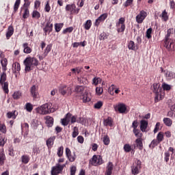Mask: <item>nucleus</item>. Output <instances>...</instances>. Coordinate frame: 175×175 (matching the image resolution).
<instances>
[{"label":"nucleus","instance_id":"f257e3e1","mask_svg":"<svg viewBox=\"0 0 175 175\" xmlns=\"http://www.w3.org/2000/svg\"><path fill=\"white\" fill-rule=\"evenodd\" d=\"M36 111L38 114L45 116L46 114H50V113L54 112V110H53V108L51 107V104L45 103L40 107H37Z\"/></svg>","mask_w":175,"mask_h":175},{"label":"nucleus","instance_id":"f03ea898","mask_svg":"<svg viewBox=\"0 0 175 175\" xmlns=\"http://www.w3.org/2000/svg\"><path fill=\"white\" fill-rule=\"evenodd\" d=\"M6 80H7L6 72H3L1 74L0 85H1L3 90L5 94H9V83H8Z\"/></svg>","mask_w":175,"mask_h":175},{"label":"nucleus","instance_id":"7ed1b4c3","mask_svg":"<svg viewBox=\"0 0 175 175\" xmlns=\"http://www.w3.org/2000/svg\"><path fill=\"white\" fill-rule=\"evenodd\" d=\"M72 85H70L68 87L66 86V85H62L59 88V92L62 95H67L70 96V95H72Z\"/></svg>","mask_w":175,"mask_h":175},{"label":"nucleus","instance_id":"20e7f679","mask_svg":"<svg viewBox=\"0 0 175 175\" xmlns=\"http://www.w3.org/2000/svg\"><path fill=\"white\" fill-rule=\"evenodd\" d=\"M103 163V159L100 155H94L92 158L90 160V164L92 166H99Z\"/></svg>","mask_w":175,"mask_h":175},{"label":"nucleus","instance_id":"39448f33","mask_svg":"<svg viewBox=\"0 0 175 175\" xmlns=\"http://www.w3.org/2000/svg\"><path fill=\"white\" fill-rule=\"evenodd\" d=\"M115 111H119V113L124 114L126 111V105L124 103H119L113 106Z\"/></svg>","mask_w":175,"mask_h":175},{"label":"nucleus","instance_id":"423d86ee","mask_svg":"<svg viewBox=\"0 0 175 175\" xmlns=\"http://www.w3.org/2000/svg\"><path fill=\"white\" fill-rule=\"evenodd\" d=\"M147 17V12L144 10L140 11L139 14L136 16V21L138 24H142L144 21V18Z\"/></svg>","mask_w":175,"mask_h":175},{"label":"nucleus","instance_id":"0eeeda50","mask_svg":"<svg viewBox=\"0 0 175 175\" xmlns=\"http://www.w3.org/2000/svg\"><path fill=\"white\" fill-rule=\"evenodd\" d=\"M20 70H21V66L18 62H15L12 64V72L15 75V77H17L20 75Z\"/></svg>","mask_w":175,"mask_h":175},{"label":"nucleus","instance_id":"6e6552de","mask_svg":"<svg viewBox=\"0 0 175 175\" xmlns=\"http://www.w3.org/2000/svg\"><path fill=\"white\" fill-rule=\"evenodd\" d=\"M62 172V167L59 166V163H57L55 166L52 167L51 171V175H59Z\"/></svg>","mask_w":175,"mask_h":175},{"label":"nucleus","instance_id":"1a4fd4ad","mask_svg":"<svg viewBox=\"0 0 175 175\" xmlns=\"http://www.w3.org/2000/svg\"><path fill=\"white\" fill-rule=\"evenodd\" d=\"M66 154L70 162H75V159H76V154L75 153L72 154V152L69 148H66Z\"/></svg>","mask_w":175,"mask_h":175},{"label":"nucleus","instance_id":"9d476101","mask_svg":"<svg viewBox=\"0 0 175 175\" xmlns=\"http://www.w3.org/2000/svg\"><path fill=\"white\" fill-rule=\"evenodd\" d=\"M23 63L25 66V72H31V70H33V66L31 64V62H29L27 58L24 60Z\"/></svg>","mask_w":175,"mask_h":175},{"label":"nucleus","instance_id":"9b49d317","mask_svg":"<svg viewBox=\"0 0 175 175\" xmlns=\"http://www.w3.org/2000/svg\"><path fill=\"white\" fill-rule=\"evenodd\" d=\"M163 73L167 80H172V79H175V73L173 71L164 70Z\"/></svg>","mask_w":175,"mask_h":175},{"label":"nucleus","instance_id":"f8f14e48","mask_svg":"<svg viewBox=\"0 0 175 175\" xmlns=\"http://www.w3.org/2000/svg\"><path fill=\"white\" fill-rule=\"evenodd\" d=\"M164 46L167 50H172V49H174V42L172 40H169V38L168 40L165 39Z\"/></svg>","mask_w":175,"mask_h":175},{"label":"nucleus","instance_id":"ddd939ff","mask_svg":"<svg viewBox=\"0 0 175 175\" xmlns=\"http://www.w3.org/2000/svg\"><path fill=\"white\" fill-rule=\"evenodd\" d=\"M30 92L31 94V96H33L34 99H36V98H38V95H39V93L38 92V86L33 85L30 89Z\"/></svg>","mask_w":175,"mask_h":175},{"label":"nucleus","instance_id":"4468645a","mask_svg":"<svg viewBox=\"0 0 175 175\" xmlns=\"http://www.w3.org/2000/svg\"><path fill=\"white\" fill-rule=\"evenodd\" d=\"M44 120H46V124L49 128H51L54 125V118L53 117L47 116L44 118Z\"/></svg>","mask_w":175,"mask_h":175},{"label":"nucleus","instance_id":"2eb2a0df","mask_svg":"<svg viewBox=\"0 0 175 175\" xmlns=\"http://www.w3.org/2000/svg\"><path fill=\"white\" fill-rule=\"evenodd\" d=\"M107 13H105L101 14L96 20L95 22L96 25H99L102 21H105L107 18Z\"/></svg>","mask_w":175,"mask_h":175},{"label":"nucleus","instance_id":"dca6fc26","mask_svg":"<svg viewBox=\"0 0 175 175\" xmlns=\"http://www.w3.org/2000/svg\"><path fill=\"white\" fill-rule=\"evenodd\" d=\"M113 167L114 165H113V163L109 162L108 164L107 165L105 175H111L113 173Z\"/></svg>","mask_w":175,"mask_h":175},{"label":"nucleus","instance_id":"f3484780","mask_svg":"<svg viewBox=\"0 0 175 175\" xmlns=\"http://www.w3.org/2000/svg\"><path fill=\"white\" fill-rule=\"evenodd\" d=\"M66 12H70L71 14L76 13V5L75 4H68L66 6Z\"/></svg>","mask_w":175,"mask_h":175},{"label":"nucleus","instance_id":"a211bd4d","mask_svg":"<svg viewBox=\"0 0 175 175\" xmlns=\"http://www.w3.org/2000/svg\"><path fill=\"white\" fill-rule=\"evenodd\" d=\"M43 29L45 35H47V33H50V32L53 31V24L50 22H48Z\"/></svg>","mask_w":175,"mask_h":175},{"label":"nucleus","instance_id":"6ab92c4d","mask_svg":"<svg viewBox=\"0 0 175 175\" xmlns=\"http://www.w3.org/2000/svg\"><path fill=\"white\" fill-rule=\"evenodd\" d=\"M147 126H148V121L145 120H142L140 121V129L142 132H146V129H147Z\"/></svg>","mask_w":175,"mask_h":175},{"label":"nucleus","instance_id":"aec40b11","mask_svg":"<svg viewBox=\"0 0 175 175\" xmlns=\"http://www.w3.org/2000/svg\"><path fill=\"white\" fill-rule=\"evenodd\" d=\"M5 159H6V156H5V152L3 148L0 150V166H3L5 164Z\"/></svg>","mask_w":175,"mask_h":175},{"label":"nucleus","instance_id":"412c9836","mask_svg":"<svg viewBox=\"0 0 175 175\" xmlns=\"http://www.w3.org/2000/svg\"><path fill=\"white\" fill-rule=\"evenodd\" d=\"M72 117V114L70 113H67L66 115V118H64V119H62V125H64V126H66L68 124H69V118H70Z\"/></svg>","mask_w":175,"mask_h":175},{"label":"nucleus","instance_id":"4be33fe9","mask_svg":"<svg viewBox=\"0 0 175 175\" xmlns=\"http://www.w3.org/2000/svg\"><path fill=\"white\" fill-rule=\"evenodd\" d=\"M55 140V136L51 137L46 140V146L49 148H51V147H53Z\"/></svg>","mask_w":175,"mask_h":175},{"label":"nucleus","instance_id":"5701e85b","mask_svg":"<svg viewBox=\"0 0 175 175\" xmlns=\"http://www.w3.org/2000/svg\"><path fill=\"white\" fill-rule=\"evenodd\" d=\"M103 124L105 126H113V120L109 117L107 119H104Z\"/></svg>","mask_w":175,"mask_h":175},{"label":"nucleus","instance_id":"b1692460","mask_svg":"<svg viewBox=\"0 0 175 175\" xmlns=\"http://www.w3.org/2000/svg\"><path fill=\"white\" fill-rule=\"evenodd\" d=\"M23 52L25 53V54H31V53H32V49L28 46V43H24L23 44Z\"/></svg>","mask_w":175,"mask_h":175},{"label":"nucleus","instance_id":"393cba45","mask_svg":"<svg viewBox=\"0 0 175 175\" xmlns=\"http://www.w3.org/2000/svg\"><path fill=\"white\" fill-rule=\"evenodd\" d=\"M14 32V29L13 28V27L10 26L5 34L7 39H10V37L12 36V35H13Z\"/></svg>","mask_w":175,"mask_h":175},{"label":"nucleus","instance_id":"a878e982","mask_svg":"<svg viewBox=\"0 0 175 175\" xmlns=\"http://www.w3.org/2000/svg\"><path fill=\"white\" fill-rule=\"evenodd\" d=\"M163 121L166 126H171L173 124V121L169 118H164Z\"/></svg>","mask_w":175,"mask_h":175},{"label":"nucleus","instance_id":"bb28decb","mask_svg":"<svg viewBox=\"0 0 175 175\" xmlns=\"http://www.w3.org/2000/svg\"><path fill=\"white\" fill-rule=\"evenodd\" d=\"M135 143L139 150H143V142L142 141V138L137 139Z\"/></svg>","mask_w":175,"mask_h":175},{"label":"nucleus","instance_id":"cd10ccee","mask_svg":"<svg viewBox=\"0 0 175 175\" xmlns=\"http://www.w3.org/2000/svg\"><path fill=\"white\" fill-rule=\"evenodd\" d=\"M51 47H53L51 44H48L46 46V49H44V52L42 55L43 57H47V55H49V53L51 51Z\"/></svg>","mask_w":175,"mask_h":175},{"label":"nucleus","instance_id":"c85d7f7f","mask_svg":"<svg viewBox=\"0 0 175 175\" xmlns=\"http://www.w3.org/2000/svg\"><path fill=\"white\" fill-rule=\"evenodd\" d=\"M133 132L135 136L136 137H139V139H142V137H143V133H140V130L137 129H133Z\"/></svg>","mask_w":175,"mask_h":175},{"label":"nucleus","instance_id":"c756f323","mask_svg":"<svg viewBox=\"0 0 175 175\" xmlns=\"http://www.w3.org/2000/svg\"><path fill=\"white\" fill-rule=\"evenodd\" d=\"M83 86L77 85L75 88V92H77V94H83Z\"/></svg>","mask_w":175,"mask_h":175},{"label":"nucleus","instance_id":"7c9ffc66","mask_svg":"<svg viewBox=\"0 0 175 175\" xmlns=\"http://www.w3.org/2000/svg\"><path fill=\"white\" fill-rule=\"evenodd\" d=\"M7 117L8 118H13V120H15L16 117H17V111H14L12 112H8L7 113Z\"/></svg>","mask_w":175,"mask_h":175},{"label":"nucleus","instance_id":"2f4dec72","mask_svg":"<svg viewBox=\"0 0 175 175\" xmlns=\"http://www.w3.org/2000/svg\"><path fill=\"white\" fill-rule=\"evenodd\" d=\"M128 49L129 50H133V51L136 50V46H135V42L132 40L129 41L128 44Z\"/></svg>","mask_w":175,"mask_h":175},{"label":"nucleus","instance_id":"473e14b6","mask_svg":"<svg viewBox=\"0 0 175 175\" xmlns=\"http://www.w3.org/2000/svg\"><path fill=\"white\" fill-rule=\"evenodd\" d=\"M152 87H153V92L154 94H159V91H161V89H159V84L154 83Z\"/></svg>","mask_w":175,"mask_h":175},{"label":"nucleus","instance_id":"72a5a7b5","mask_svg":"<svg viewBox=\"0 0 175 175\" xmlns=\"http://www.w3.org/2000/svg\"><path fill=\"white\" fill-rule=\"evenodd\" d=\"M91 100V94L87 93L83 95V101L85 103L87 102H90Z\"/></svg>","mask_w":175,"mask_h":175},{"label":"nucleus","instance_id":"f704fd0d","mask_svg":"<svg viewBox=\"0 0 175 175\" xmlns=\"http://www.w3.org/2000/svg\"><path fill=\"white\" fill-rule=\"evenodd\" d=\"M118 32H124L125 31V24H117Z\"/></svg>","mask_w":175,"mask_h":175},{"label":"nucleus","instance_id":"c9c22d12","mask_svg":"<svg viewBox=\"0 0 175 175\" xmlns=\"http://www.w3.org/2000/svg\"><path fill=\"white\" fill-rule=\"evenodd\" d=\"M64 27V23H56L55 24V29L56 32H59L62 27Z\"/></svg>","mask_w":175,"mask_h":175},{"label":"nucleus","instance_id":"e433bc0d","mask_svg":"<svg viewBox=\"0 0 175 175\" xmlns=\"http://www.w3.org/2000/svg\"><path fill=\"white\" fill-rule=\"evenodd\" d=\"M92 25V23L91 22V20H88L85 24H84V28L85 29H86L87 31H88V29H90V28H91V26Z\"/></svg>","mask_w":175,"mask_h":175},{"label":"nucleus","instance_id":"4c0bfd02","mask_svg":"<svg viewBox=\"0 0 175 175\" xmlns=\"http://www.w3.org/2000/svg\"><path fill=\"white\" fill-rule=\"evenodd\" d=\"M23 163L27 164L29 162V156L28 155H23L21 157Z\"/></svg>","mask_w":175,"mask_h":175},{"label":"nucleus","instance_id":"58836bf2","mask_svg":"<svg viewBox=\"0 0 175 175\" xmlns=\"http://www.w3.org/2000/svg\"><path fill=\"white\" fill-rule=\"evenodd\" d=\"M158 143H161L163 140V133L159 132L157 136Z\"/></svg>","mask_w":175,"mask_h":175},{"label":"nucleus","instance_id":"ea45409f","mask_svg":"<svg viewBox=\"0 0 175 175\" xmlns=\"http://www.w3.org/2000/svg\"><path fill=\"white\" fill-rule=\"evenodd\" d=\"M12 98L14 99H15V100L20 99V98H21V92H15L12 94Z\"/></svg>","mask_w":175,"mask_h":175},{"label":"nucleus","instance_id":"a19ab883","mask_svg":"<svg viewBox=\"0 0 175 175\" xmlns=\"http://www.w3.org/2000/svg\"><path fill=\"white\" fill-rule=\"evenodd\" d=\"M79 136V129L77 126H75L73 129V132L72 134V137H77Z\"/></svg>","mask_w":175,"mask_h":175},{"label":"nucleus","instance_id":"79ce46f5","mask_svg":"<svg viewBox=\"0 0 175 175\" xmlns=\"http://www.w3.org/2000/svg\"><path fill=\"white\" fill-rule=\"evenodd\" d=\"M57 157H62L64 155V146H60L59 148H57Z\"/></svg>","mask_w":175,"mask_h":175},{"label":"nucleus","instance_id":"37998d69","mask_svg":"<svg viewBox=\"0 0 175 175\" xmlns=\"http://www.w3.org/2000/svg\"><path fill=\"white\" fill-rule=\"evenodd\" d=\"M161 17L164 21H167L169 20V16H167V12L164 10L161 14Z\"/></svg>","mask_w":175,"mask_h":175},{"label":"nucleus","instance_id":"c03bdc74","mask_svg":"<svg viewBox=\"0 0 175 175\" xmlns=\"http://www.w3.org/2000/svg\"><path fill=\"white\" fill-rule=\"evenodd\" d=\"M33 18H40V13L36 10L33 11L32 12Z\"/></svg>","mask_w":175,"mask_h":175},{"label":"nucleus","instance_id":"a18cd8bd","mask_svg":"<svg viewBox=\"0 0 175 175\" xmlns=\"http://www.w3.org/2000/svg\"><path fill=\"white\" fill-rule=\"evenodd\" d=\"M96 94L98 96L102 95V94H103V88H100V87L96 88Z\"/></svg>","mask_w":175,"mask_h":175},{"label":"nucleus","instance_id":"49530a36","mask_svg":"<svg viewBox=\"0 0 175 175\" xmlns=\"http://www.w3.org/2000/svg\"><path fill=\"white\" fill-rule=\"evenodd\" d=\"M103 142L105 146H109V144H110V139L108 136H104Z\"/></svg>","mask_w":175,"mask_h":175},{"label":"nucleus","instance_id":"de8ad7c7","mask_svg":"<svg viewBox=\"0 0 175 175\" xmlns=\"http://www.w3.org/2000/svg\"><path fill=\"white\" fill-rule=\"evenodd\" d=\"M73 27H67L63 31V33H71V32H73Z\"/></svg>","mask_w":175,"mask_h":175},{"label":"nucleus","instance_id":"09e8293b","mask_svg":"<svg viewBox=\"0 0 175 175\" xmlns=\"http://www.w3.org/2000/svg\"><path fill=\"white\" fill-rule=\"evenodd\" d=\"M33 109V107H32V104L27 103L26 104L27 111H29V113H31V111H32Z\"/></svg>","mask_w":175,"mask_h":175},{"label":"nucleus","instance_id":"8fccbe9b","mask_svg":"<svg viewBox=\"0 0 175 175\" xmlns=\"http://www.w3.org/2000/svg\"><path fill=\"white\" fill-rule=\"evenodd\" d=\"M139 169H140V167L137 166L132 167L133 174H139Z\"/></svg>","mask_w":175,"mask_h":175},{"label":"nucleus","instance_id":"3c124183","mask_svg":"<svg viewBox=\"0 0 175 175\" xmlns=\"http://www.w3.org/2000/svg\"><path fill=\"white\" fill-rule=\"evenodd\" d=\"M124 150L125 152H130L131 150H132V148H131V145L126 144L124 146Z\"/></svg>","mask_w":175,"mask_h":175},{"label":"nucleus","instance_id":"603ef678","mask_svg":"<svg viewBox=\"0 0 175 175\" xmlns=\"http://www.w3.org/2000/svg\"><path fill=\"white\" fill-rule=\"evenodd\" d=\"M151 33H152V28L150 27L146 31V38L151 39Z\"/></svg>","mask_w":175,"mask_h":175},{"label":"nucleus","instance_id":"864d4df0","mask_svg":"<svg viewBox=\"0 0 175 175\" xmlns=\"http://www.w3.org/2000/svg\"><path fill=\"white\" fill-rule=\"evenodd\" d=\"M0 132L2 133H6V126L5 124H1L0 122Z\"/></svg>","mask_w":175,"mask_h":175},{"label":"nucleus","instance_id":"5fc2aeb1","mask_svg":"<svg viewBox=\"0 0 175 175\" xmlns=\"http://www.w3.org/2000/svg\"><path fill=\"white\" fill-rule=\"evenodd\" d=\"M29 16V10H28V8H25V12L23 15V18H28Z\"/></svg>","mask_w":175,"mask_h":175},{"label":"nucleus","instance_id":"6e6d98bb","mask_svg":"<svg viewBox=\"0 0 175 175\" xmlns=\"http://www.w3.org/2000/svg\"><path fill=\"white\" fill-rule=\"evenodd\" d=\"M20 2H21V0L16 1L14 5V12H17V10H18V7L20 6Z\"/></svg>","mask_w":175,"mask_h":175},{"label":"nucleus","instance_id":"4d7b16f0","mask_svg":"<svg viewBox=\"0 0 175 175\" xmlns=\"http://www.w3.org/2000/svg\"><path fill=\"white\" fill-rule=\"evenodd\" d=\"M102 79L100 78L94 77L93 79V84H94L95 85H98V84H99V83H100Z\"/></svg>","mask_w":175,"mask_h":175},{"label":"nucleus","instance_id":"13d9d810","mask_svg":"<svg viewBox=\"0 0 175 175\" xmlns=\"http://www.w3.org/2000/svg\"><path fill=\"white\" fill-rule=\"evenodd\" d=\"M169 158H170V153L169 152H165L164 153V161L165 162H169Z\"/></svg>","mask_w":175,"mask_h":175},{"label":"nucleus","instance_id":"bf43d9fd","mask_svg":"<svg viewBox=\"0 0 175 175\" xmlns=\"http://www.w3.org/2000/svg\"><path fill=\"white\" fill-rule=\"evenodd\" d=\"M103 106V103L102 101H98L94 104V109H100Z\"/></svg>","mask_w":175,"mask_h":175},{"label":"nucleus","instance_id":"052dcab7","mask_svg":"<svg viewBox=\"0 0 175 175\" xmlns=\"http://www.w3.org/2000/svg\"><path fill=\"white\" fill-rule=\"evenodd\" d=\"M5 144H6V139H5L3 137H0V146L3 147Z\"/></svg>","mask_w":175,"mask_h":175},{"label":"nucleus","instance_id":"680f3d73","mask_svg":"<svg viewBox=\"0 0 175 175\" xmlns=\"http://www.w3.org/2000/svg\"><path fill=\"white\" fill-rule=\"evenodd\" d=\"M163 88L165 91H170V89L172 88L170 85L167 83H163L162 85Z\"/></svg>","mask_w":175,"mask_h":175},{"label":"nucleus","instance_id":"e2e57ef3","mask_svg":"<svg viewBox=\"0 0 175 175\" xmlns=\"http://www.w3.org/2000/svg\"><path fill=\"white\" fill-rule=\"evenodd\" d=\"M44 10L47 13H49V12H50V10H51V7H50V3H49V1H47L46 4L45 5Z\"/></svg>","mask_w":175,"mask_h":175},{"label":"nucleus","instance_id":"0e129e2a","mask_svg":"<svg viewBox=\"0 0 175 175\" xmlns=\"http://www.w3.org/2000/svg\"><path fill=\"white\" fill-rule=\"evenodd\" d=\"M159 142H158V141H157V139H154L152 141L151 144L149 145V147H152L154 148V147H155V146H158V144Z\"/></svg>","mask_w":175,"mask_h":175},{"label":"nucleus","instance_id":"69168bd1","mask_svg":"<svg viewBox=\"0 0 175 175\" xmlns=\"http://www.w3.org/2000/svg\"><path fill=\"white\" fill-rule=\"evenodd\" d=\"M105 39H107V36L106 33H101L100 35V40H105Z\"/></svg>","mask_w":175,"mask_h":175},{"label":"nucleus","instance_id":"338daca9","mask_svg":"<svg viewBox=\"0 0 175 175\" xmlns=\"http://www.w3.org/2000/svg\"><path fill=\"white\" fill-rule=\"evenodd\" d=\"M76 166L73 165L70 167V175H75L76 174Z\"/></svg>","mask_w":175,"mask_h":175},{"label":"nucleus","instance_id":"774afa93","mask_svg":"<svg viewBox=\"0 0 175 175\" xmlns=\"http://www.w3.org/2000/svg\"><path fill=\"white\" fill-rule=\"evenodd\" d=\"M31 59L33 61L32 62L34 66H38V65H39V61L38 60V59L35 57H31Z\"/></svg>","mask_w":175,"mask_h":175}]
</instances>
